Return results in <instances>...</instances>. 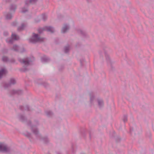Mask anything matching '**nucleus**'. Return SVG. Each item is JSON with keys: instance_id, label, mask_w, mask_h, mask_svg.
<instances>
[{"instance_id": "1", "label": "nucleus", "mask_w": 154, "mask_h": 154, "mask_svg": "<svg viewBox=\"0 0 154 154\" xmlns=\"http://www.w3.org/2000/svg\"><path fill=\"white\" fill-rule=\"evenodd\" d=\"M44 40V38H39L37 34L33 33L32 38L30 40V42L32 43L37 42H41Z\"/></svg>"}, {"instance_id": "2", "label": "nucleus", "mask_w": 154, "mask_h": 154, "mask_svg": "<svg viewBox=\"0 0 154 154\" xmlns=\"http://www.w3.org/2000/svg\"><path fill=\"white\" fill-rule=\"evenodd\" d=\"M8 150L6 145L4 143H0V151L6 152Z\"/></svg>"}, {"instance_id": "3", "label": "nucleus", "mask_w": 154, "mask_h": 154, "mask_svg": "<svg viewBox=\"0 0 154 154\" xmlns=\"http://www.w3.org/2000/svg\"><path fill=\"white\" fill-rule=\"evenodd\" d=\"M45 30L48 31L51 33L54 32V29L50 26H46L45 27Z\"/></svg>"}, {"instance_id": "4", "label": "nucleus", "mask_w": 154, "mask_h": 154, "mask_svg": "<svg viewBox=\"0 0 154 154\" xmlns=\"http://www.w3.org/2000/svg\"><path fill=\"white\" fill-rule=\"evenodd\" d=\"M6 72V70L5 69H2L0 70V79L2 77L3 75H5Z\"/></svg>"}, {"instance_id": "5", "label": "nucleus", "mask_w": 154, "mask_h": 154, "mask_svg": "<svg viewBox=\"0 0 154 154\" xmlns=\"http://www.w3.org/2000/svg\"><path fill=\"white\" fill-rule=\"evenodd\" d=\"M20 62L25 64L26 65H28L29 64V61L27 60H24L23 59H21L20 60Z\"/></svg>"}, {"instance_id": "6", "label": "nucleus", "mask_w": 154, "mask_h": 154, "mask_svg": "<svg viewBox=\"0 0 154 154\" xmlns=\"http://www.w3.org/2000/svg\"><path fill=\"white\" fill-rule=\"evenodd\" d=\"M69 27L67 25H65L62 28L61 32L63 33L66 32L67 30L68 29Z\"/></svg>"}, {"instance_id": "7", "label": "nucleus", "mask_w": 154, "mask_h": 154, "mask_svg": "<svg viewBox=\"0 0 154 154\" xmlns=\"http://www.w3.org/2000/svg\"><path fill=\"white\" fill-rule=\"evenodd\" d=\"M11 36L12 39L15 40H17L19 39L18 36L13 34H12Z\"/></svg>"}, {"instance_id": "8", "label": "nucleus", "mask_w": 154, "mask_h": 154, "mask_svg": "<svg viewBox=\"0 0 154 154\" xmlns=\"http://www.w3.org/2000/svg\"><path fill=\"white\" fill-rule=\"evenodd\" d=\"M11 17L12 16L10 14H9L7 15L6 18L7 19H10L11 18Z\"/></svg>"}, {"instance_id": "9", "label": "nucleus", "mask_w": 154, "mask_h": 154, "mask_svg": "<svg viewBox=\"0 0 154 154\" xmlns=\"http://www.w3.org/2000/svg\"><path fill=\"white\" fill-rule=\"evenodd\" d=\"M16 82L14 79H11V83L12 84H14Z\"/></svg>"}, {"instance_id": "10", "label": "nucleus", "mask_w": 154, "mask_h": 154, "mask_svg": "<svg viewBox=\"0 0 154 154\" xmlns=\"http://www.w3.org/2000/svg\"><path fill=\"white\" fill-rule=\"evenodd\" d=\"M19 47L17 45H14L13 47V49L14 50L17 51L18 50V48Z\"/></svg>"}, {"instance_id": "11", "label": "nucleus", "mask_w": 154, "mask_h": 154, "mask_svg": "<svg viewBox=\"0 0 154 154\" xmlns=\"http://www.w3.org/2000/svg\"><path fill=\"white\" fill-rule=\"evenodd\" d=\"M98 103L100 105H103V101L101 100L99 101L98 102Z\"/></svg>"}, {"instance_id": "12", "label": "nucleus", "mask_w": 154, "mask_h": 154, "mask_svg": "<svg viewBox=\"0 0 154 154\" xmlns=\"http://www.w3.org/2000/svg\"><path fill=\"white\" fill-rule=\"evenodd\" d=\"M8 60V58L7 57H4L2 58V60L4 61H6L7 60Z\"/></svg>"}, {"instance_id": "13", "label": "nucleus", "mask_w": 154, "mask_h": 154, "mask_svg": "<svg viewBox=\"0 0 154 154\" xmlns=\"http://www.w3.org/2000/svg\"><path fill=\"white\" fill-rule=\"evenodd\" d=\"M23 29V26H22V27L21 28L19 27L18 28V30H21Z\"/></svg>"}, {"instance_id": "14", "label": "nucleus", "mask_w": 154, "mask_h": 154, "mask_svg": "<svg viewBox=\"0 0 154 154\" xmlns=\"http://www.w3.org/2000/svg\"><path fill=\"white\" fill-rule=\"evenodd\" d=\"M36 0H30V1L31 3H32V1H33L34 2H35Z\"/></svg>"}, {"instance_id": "15", "label": "nucleus", "mask_w": 154, "mask_h": 154, "mask_svg": "<svg viewBox=\"0 0 154 154\" xmlns=\"http://www.w3.org/2000/svg\"><path fill=\"white\" fill-rule=\"evenodd\" d=\"M9 42H10V43H11V42H12V39H11V40H10L9 41Z\"/></svg>"}, {"instance_id": "16", "label": "nucleus", "mask_w": 154, "mask_h": 154, "mask_svg": "<svg viewBox=\"0 0 154 154\" xmlns=\"http://www.w3.org/2000/svg\"><path fill=\"white\" fill-rule=\"evenodd\" d=\"M124 122H125L127 121V119H125V120H124Z\"/></svg>"}, {"instance_id": "17", "label": "nucleus", "mask_w": 154, "mask_h": 154, "mask_svg": "<svg viewBox=\"0 0 154 154\" xmlns=\"http://www.w3.org/2000/svg\"><path fill=\"white\" fill-rule=\"evenodd\" d=\"M6 41H7V42H8V40H6Z\"/></svg>"}]
</instances>
